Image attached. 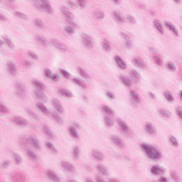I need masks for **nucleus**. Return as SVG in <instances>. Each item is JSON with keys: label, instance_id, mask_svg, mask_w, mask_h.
<instances>
[{"label": "nucleus", "instance_id": "f257e3e1", "mask_svg": "<svg viewBox=\"0 0 182 182\" xmlns=\"http://www.w3.org/2000/svg\"><path fill=\"white\" fill-rule=\"evenodd\" d=\"M77 72L82 77H83L85 80L76 77V76H72V74H70L69 72L65 70H62V75L65 77V79H68V80H70L72 83H74V85H77V86H80V87H87V84L86 83V80H90L92 79V77L90 76V74L87 73L85 70L82 68V67H78L77 68Z\"/></svg>", "mask_w": 182, "mask_h": 182}, {"label": "nucleus", "instance_id": "f03ea898", "mask_svg": "<svg viewBox=\"0 0 182 182\" xmlns=\"http://www.w3.org/2000/svg\"><path fill=\"white\" fill-rule=\"evenodd\" d=\"M19 144L21 146V147H23L22 146V144H24V151L29 160H31L32 161H36L38 160V155H36V154H35V152H33V151H32V149L28 146V144H31L32 147H34V149L40 150L41 143L38 139L33 136H30L27 138L21 139L19 141Z\"/></svg>", "mask_w": 182, "mask_h": 182}, {"label": "nucleus", "instance_id": "7ed1b4c3", "mask_svg": "<svg viewBox=\"0 0 182 182\" xmlns=\"http://www.w3.org/2000/svg\"><path fill=\"white\" fill-rule=\"evenodd\" d=\"M60 11L63 17L65 18V21L68 25L63 27L65 33L69 36H72L76 32V29L79 28V24L73 21V14L69 11V8L62 6L60 8Z\"/></svg>", "mask_w": 182, "mask_h": 182}, {"label": "nucleus", "instance_id": "20e7f679", "mask_svg": "<svg viewBox=\"0 0 182 182\" xmlns=\"http://www.w3.org/2000/svg\"><path fill=\"white\" fill-rule=\"evenodd\" d=\"M142 150L146 153L148 159L153 160V161H157L160 159H163V154L157 148L149 144H142L141 145Z\"/></svg>", "mask_w": 182, "mask_h": 182}, {"label": "nucleus", "instance_id": "39448f33", "mask_svg": "<svg viewBox=\"0 0 182 182\" xmlns=\"http://www.w3.org/2000/svg\"><path fill=\"white\" fill-rule=\"evenodd\" d=\"M33 6L36 11L44 9L50 14L53 12V7L50 5L49 0H33Z\"/></svg>", "mask_w": 182, "mask_h": 182}, {"label": "nucleus", "instance_id": "423d86ee", "mask_svg": "<svg viewBox=\"0 0 182 182\" xmlns=\"http://www.w3.org/2000/svg\"><path fill=\"white\" fill-rule=\"evenodd\" d=\"M32 85L36 87L34 90V93L38 99L42 100V102H48V96H46L42 91L45 89V84L38 80H33ZM39 89H41V90Z\"/></svg>", "mask_w": 182, "mask_h": 182}, {"label": "nucleus", "instance_id": "0eeeda50", "mask_svg": "<svg viewBox=\"0 0 182 182\" xmlns=\"http://www.w3.org/2000/svg\"><path fill=\"white\" fill-rule=\"evenodd\" d=\"M81 41L82 45L85 48H87V49H92V48L95 46V41L93 40V38L90 37V36L87 34H83L81 36Z\"/></svg>", "mask_w": 182, "mask_h": 182}, {"label": "nucleus", "instance_id": "6e6552de", "mask_svg": "<svg viewBox=\"0 0 182 182\" xmlns=\"http://www.w3.org/2000/svg\"><path fill=\"white\" fill-rule=\"evenodd\" d=\"M4 45H6L10 49H15V45L8 36H3L2 40H0V53H5L3 48Z\"/></svg>", "mask_w": 182, "mask_h": 182}, {"label": "nucleus", "instance_id": "1a4fd4ad", "mask_svg": "<svg viewBox=\"0 0 182 182\" xmlns=\"http://www.w3.org/2000/svg\"><path fill=\"white\" fill-rule=\"evenodd\" d=\"M117 123L120 127L121 133H124L126 137H129L130 136L129 127L127 126V124L126 123V122H124L123 119L120 118H118L117 119Z\"/></svg>", "mask_w": 182, "mask_h": 182}, {"label": "nucleus", "instance_id": "9d476101", "mask_svg": "<svg viewBox=\"0 0 182 182\" xmlns=\"http://www.w3.org/2000/svg\"><path fill=\"white\" fill-rule=\"evenodd\" d=\"M50 43L54 48H55V49H58V50H60V52H61L62 53H66V52H69L68 45L62 43L56 40L52 41Z\"/></svg>", "mask_w": 182, "mask_h": 182}, {"label": "nucleus", "instance_id": "9b49d317", "mask_svg": "<svg viewBox=\"0 0 182 182\" xmlns=\"http://www.w3.org/2000/svg\"><path fill=\"white\" fill-rule=\"evenodd\" d=\"M149 173L152 174V176L164 174V173H166V168L160 165L152 166L149 169Z\"/></svg>", "mask_w": 182, "mask_h": 182}, {"label": "nucleus", "instance_id": "f8f14e48", "mask_svg": "<svg viewBox=\"0 0 182 182\" xmlns=\"http://www.w3.org/2000/svg\"><path fill=\"white\" fill-rule=\"evenodd\" d=\"M130 100L131 106H137L140 102L139 94L134 90H130Z\"/></svg>", "mask_w": 182, "mask_h": 182}, {"label": "nucleus", "instance_id": "ddd939ff", "mask_svg": "<svg viewBox=\"0 0 182 182\" xmlns=\"http://www.w3.org/2000/svg\"><path fill=\"white\" fill-rule=\"evenodd\" d=\"M53 107L58 113H65V108L62 105V102L58 99L53 100Z\"/></svg>", "mask_w": 182, "mask_h": 182}, {"label": "nucleus", "instance_id": "4468645a", "mask_svg": "<svg viewBox=\"0 0 182 182\" xmlns=\"http://www.w3.org/2000/svg\"><path fill=\"white\" fill-rule=\"evenodd\" d=\"M166 28H168L169 32L173 36H176L177 38H178V36H180V34H178V29H177V27H176V26H174V24H173L171 22H166L165 23Z\"/></svg>", "mask_w": 182, "mask_h": 182}, {"label": "nucleus", "instance_id": "2eb2a0df", "mask_svg": "<svg viewBox=\"0 0 182 182\" xmlns=\"http://www.w3.org/2000/svg\"><path fill=\"white\" fill-rule=\"evenodd\" d=\"M61 167L67 170L69 173H76L75 165L70 162L63 161L61 163Z\"/></svg>", "mask_w": 182, "mask_h": 182}, {"label": "nucleus", "instance_id": "dca6fc26", "mask_svg": "<svg viewBox=\"0 0 182 182\" xmlns=\"http://www.w3.org/2000/svg\"><path fill=\"white\" fill-rule=\"evenodd\" d=\"M91 156L100 161H102V160H105V155L103 154V153H102V151L97 149H94L92 150Z\"/></svg>", "mask_w": 182, "mask_h": 182}, {"label": "nucleus", "instance_id": "f3484780", "mask_svg": "<svg viewBox=\"0 0 182 182\" xmlns=\"http://www.w3.org/2000/svg\"><path fill=\"white\" fill-rule=\"evenodd\" d=\"M36 107L41 112V113H43V114H46V116H50V109H48V107H46V105L42 102H38L36 105Z\"/></svg>", "mask_w": 182, "mask_h": 182}, {"label": "nucleus", "instance_id": "a211bd4d", "mask_svg": "<svg viewBox=\"0 0 182 182\" xmlns=\"http://www.w3.org/2000/svg\"><path fill=\"white\" fill-rule=\"evenodd\" d=\"M144 130L146 133H149V134H157V129H156V127L150 122H147L145 124Z\"/></svg>", "mask_w": 182, "mask_h": 182}, {"label": "nucleus", "instance_id": "6ab92c4d", "mask_svg": "<svg viewBox=\"0 0 182 182\" xmlns=\"http://www.w3.org/2000/svg\"><path fill=\"white\" fill-rule=\"evenodd\" d=\"M110 140H112V141H113V143L118 147H124V143H123L120 136L117 135H112L110 137Z\"/></svg>", "mask_w": 182, "mask_h": 182}, {"label": "nucleus", "instance_id": "aec40b11", "mask_svg": "<svg viewBox=\"0 0 182 182\" xmlns=\"http://www.w3.org/2000/svg\"><path fill=\"white\" fill-rule=\"evenodd\" d=\"M119 80L128 87H132L133 85V82L132 80L129 77H126L124 75H121L119 76Z\"/></svg>", "mask_w": 182, "mask_h": 182}, {"label": "nucleus", "instance_id": "412c9836", "mask_svg": "<svg viewBox=\"0 0 182 182\" xmlns=\"http://www.w3.org/2000/svg\"><path fill=\"white\" fill-rule=\"evenodd\" d=\"M14 123L16 124H19L20 126H28V121L25 118H22V117H17L13 119Z\"/></svg>", "mask_w": 182, "mask_h": 182}, {"label": "nucleus", "instance_id": "4be33fe9", "mask_svg": "<svg viewBox=\"0 0 182 182\" xmlns=\"http://www.w3.org/2000/svg\"><path fill=\"white\" fill-rule=\"evenodd\" d=\"M96 170L102 176H109V171L105 167L103 164H98L96 167Z\"/></svg>", "mask_w": 182, "mask_h": 182}, {"label": "nucleus", "instance_id": "5701e85b", "mask_svg": "<svg viewBox=\"0 0 182 182\" xmlns=\"http://www.w3.org/2000/svg\"><path fill=\"white\" fill-rule=\"evenodd\" d=\"M101 112L102 113H106L107 114H108L107 116H114V109H112L107 105H103L101 107Z\"/></svg>", "mask_w": 182, "mask_h": 182}, {"label": "nucleus", "instance_id": "b1692460", "mask_svg": "<svg viewBox=\"0 0 182 182\" xmlns=\"http://www.w3.org/2000/svg\"><path fill=\"white\" fill-rule=\"evenodd\" d=\"M104 122L108 127H112L114 126V119H113V116H104Z\"/></svg>", "mask_w": 182, "mask_h": 182}, {"label": "nucleus", "instance_id": "393cba45", "mask_svg": "<svg viewBox=\"0 0 182 182\" xmlns=\"http://www.w3.org/2000/svg\"><path fill=\"white\" fill-rule=\"evenodd\" d=\"M129 75L132 79V80H134V82H137L139 79H140L141 75L139 72H137L136 70H131L129 72Z\"/></svg>", "mask_w": 182, "mask_h": 182}, {"label": "nucleus", "instance_id": "a878e982", "mask_svg": "<svg viewBox=\"0 0 182 182\" xmlns=\"http://www.w3.org/2000/svg\"><path fill=\"white\" fill-rule=\"evenodd\" d=\"M44 75L46 77H48V79L53 80V82H56V80H58V75L52 73V71L49 69H46L44 70Z\"/></svg>", "mask_w": 182, "mask_h": 182}, {"label": "nucleus", "instance_id": "bb28decb", "mask_svg": "<svg viewBox=\"0 0 182 182\" xmlns=\"http://www.w3.org/2000/svg\"><path fill=\"white\" fill-rule=\"evenodd\" d=\"M7 70L9 72V73H16V64L12 61H9L6 64Z\"/></svg>", "mask_w": 182, "mask_h": 182}, {"label": "nucleus", "instance_id": "cd10ccee", "mask_svg": "<svg viewBox=\"0 0 182 182\" xmlns=\"http://www.w3.org/2000/svg\"><path fill=\"white\" fill-rule=\"evenodd\" d=\"M68 133L70 136L73 139H79V134H77V131L73 125H71L68 127Z\"/></svg>", "mask_w": 182, "mask_h": 182}, {"label": "nucleus", "instance_id": "c85d7f7f", "mask_svg": "<svg viewBox=\"0 0 182 182\" xmlns=\"http://www.w3.org/2000/svg\"><path fill=\"white\" fill-rule=\"evenodd\" d=\"M101 46L102 48V50H105V52H110L112 50V47H110V44L109 43V40L105 38L102 43Z\"/></svg>", "mask_w": 182, "mask_h": 182}, {"label": "nucleus", "instance_id": "c756f323", "mask_svg": "<svg viewBox=\"0 0 182 182\" xmlns=\"http://www.w3.org/2000/svg\"><path fill=\"white\" fill-rule=\"evenodd\" d=\"M115 61L117 62L118 66L121 68V69H127V65L126 64V63H124V61H123V60H122V58H120V56L117 55L114 58Z\"/></svg>", "mask_w": 182, "mask_h": 182}, {"label": "nucleus", "instance_id": "7c9ffc66", "mask_svg": "<svg viewBox=\"0 0 182 182\" xmlns=\"http://www.w3.org/2000/svg\"><path fill=\"white\" fill-rule=\"evenodd\" d=\"M47 176L52 180L53 181L55 182H60V179H59V177L55 173V172L52 170H48L47 171Z\"/></svg>", "mask_w": 182, "mask_h": 182}, {"label": "nucleus", "instance_id": "2f4dec72", "mask_svg": "<svg viewBox=\"0 0 182 182\" xmlns=\"http://www.w3.org/2000/svg\"><path fill=\"white\" fill-rule=\"evenodd\" d=\"M47 176L52 180L53 181L55 182H60V179H59V177L55 173V172L52 170H48L47 171Z\"/></svg>", "mask_w": 182, "mask_h": 182}, {"label": "nucleus", "instance_id": "473e14b6", "mask_svg": "<svg viewBox=\"0 0 182 182\" xmlns=\"http://www.w3.org/2000/svg\"><path fill=\"white\" fill-rule=\"evenodd\" d=\"M93 16L97 21H103L105 19V12L102 11H95L93 12Z\"/></svg>", "mask_w": 182, "mask_h": 182}, {"label": "nucleus", "instance_id": "72a5a7b5", "mask_svg": "<svg viewBox=\"0 0 182 182\" xmlns=\"http://www.w3.org/2000/svg\"><path fill=\"white\" fill-rule=\"evenodd\" d=\"M80 147L79 146H74L73 148L72 154L73 156V159H79V154L81 153Z\"/></svg>", "mask_w": 182, "mask_h": 182}, {"label": "nucleus", "instance_id": "f704fd0d", "mask_svg": "<svg viewBox=\"0 0 182 182\" xmlns=\"http://www.w3.org/2000/svg\"><path fill=\"white\" fill-rule=\"evenodd\" d=\"M33 24L37 28H45V23L41 18H35L33 21Z\"/></svg>", "mask_w": 182, "mask_h": 182}, {"label": "nucleus", "instance_id": "c9c22d12", "mask_svg": "<svg viewBox=\"0 0 182 182\" xmlns=\"http://www.w3.org/2000/svg\"><path fill=\"white\" fill-rule=\"evenodd\" d=\"M58 93L65 97H72L73 96V95L70 91L65 89H60L58 90Z\"/></svg>", "mask_w": 182, "mask_h": 182}, {"label": "nucleus", "instance_id": "e433bc0d", "mask_svg": "<svg viewBox=\"0 0 182 182\" xmlns=\"http://www.w3.org/2000/svg\"><path fill=\"white\" fill-rule=\"evenodd\" d=\"M132 63L134 65H137L138 66H139V68H141L142 69H146V65L144 63L141 62V60H139L137 58H134L132 59Z\"/></svg>", "mask_w": 182, "mask_h": 182}, {"label": "nucleus", "instance_id": "4c0bfd02", "mask_svg": "<svg viewBox=\"0 0 182 182\" xmlns=\"http://www.w3.org/2000/svg\"><path fill=\"white\" fill-rule=\"evenodd\" d=\"M75 3L81 9H85L87 6V0H76Z\"/></svg>", "mask_w": 182, "mask_h": 182}, {"label": "nucleus", "instance_id": "58836bf2", "mask_svg": "<svg viewBox=\"0 0 182 182\" xmlns=\"http://www.w3.org/2000/svg\"><path fill=\"white\" fill-rule=\"evenodd\" d=\"M12 158L16 164H21V163H22V156L19 154H13Z\"/></svg>", "mask_w": 182, "mask_h": 182}, {"label": "nucleus", "instance_id": "ea45409f", "mask_svg": "<svg viewBox=\"0 0 182 182\" xmlns=\"http://www.w3.org/2000/svg\"><path fill=\"white\" fill-rule=\"evenodd\" d=\"M166 69L169 72H176V64H174V63L171 61L168 62L166 65Z\"/></svg>", "mask_w": 182, "mask_h": 182}, {"label": "nucleus", "instance_id": "a19ab883", "mask_svg": "<svg viewBox=\"0 0 182 182\" xmlns=\"http://www.w3.org/2000/svg\"><path fill=\"white\" fill-rule=\"evenodd\" d=\"M165 97L167 100V102H168V103H174V97H173V95H171V92H166L164 93Z\"/></svg>", "mask_w": 182, "mask_h": 182}, {"label": "nucleus", "instance_id": "79ce46f5", "mask_svg": "<svg viewBox=\"0 0 182 182\" xmlns=\"http://www.w3.org/2000/svg\"><path fill=\"white\" fill-rule=\"evenodd\" d=\"M125 48L127 49H132L133 48V42L132 41V38L130 37H128L127 38H125Z\"/></svg>", "mask_w": 182, "mask_h": 182}, {"label": "nucleus", "instance_id": "37998d69", "mask_svg": "<svg viewBox=\"0 0 182 182\" xmlns=\"http://www.w3.org/2000/svg\"><path fill=\"white\" fill-rule=\"evenodd\" d=\"M0 113H9V108L0 102Z\"/></svg>", "mask_w": 182, "mask_h": 182}, {"label": "nucleus", "instance_id": "c03bdc74", "mask_svg": "<svg viewBox=\"0 0 182 182\" xmlns=\"http://www.w3.org/2000/svg\"><path fill=\"white\" fill-rule=\"evenodd\" d=\"M171 177L175 181H180V176H178L177 172H176L175 171H171Z\"/></svg>", "mask_w": 182, "mask_h": 182}, {"label": "nucleus", "instance_id": "a18cd8bd", "mask_svg": "<svg viewBox=\"0 0 182 182\" xmlns=\"http://www.w3.org/2000/svg\"><path fill=\"white\" fill-rule=\"evenodd\" d=\"M9 164H11V161H4L0 164V168H9Z\"/></svg>", "mask_w": 182, "mask_h": 182}, {"label": "nucleus", "instance_id": "49530a36", "mask_svg": "<svg viewBox=\"0 0 182 182\" xmlns=\"http://www.w3.org/2000/svg\"><path fill=\"white\" fill-rule=\"evenodd\" d=\"M107 99L109 100H114L116 99V95L112 92L108 91L106 95Z\"/></svg>", "mask_w": 182, "mask_h": 182}, {"label": "nucleus", "instance_id": "de8ad7c7", "mask_svg": "<svg viewBox=\"0 0 182 182\" xmlns=\"http://www.w3.org/2000/svg\"><path fill=\"white\" fill-rule=\"evenodd\" d=\"M114 16L115 18V20L119 23L123 22V21H124V17L119 15V14L117 13H114Z\"/></svg>", "mask_w": 182, "mask_h": 182}, {"label": "nucleus", "instance_id": "09e8293b", "mask_svg": "<svg viewBox=\"0 0 182 182\" xmlns=\"http://www.w3.org/2000/svg\"><path fill=\"white\" fill-rule=\"evenodd\" d=\"M169 140L171 141V146H174L175 147H177L178 146V142L177 141V139L174 136H171L169 138Z\"/></svg>", "mask_w": 182, "mask_h": 182}, {"label": "nucleus", "instance_id": "8fccbe9b", "mask_svg": "<svg viewBox=\"0 0 182 182\" xmlns=\"http://www.w3.org/2000/svg\"><path fill=\"white\" fill-rule=\"evenodd\" d=\"M23 92V90L22 89V85L17 84L16 85V93L18 95V96H21V92L22 93Z\"/></svg>", "mask_w": 182, "mask_h": 182}, {"label": "nucleus", "instance_id": "3c124183", "mask_svg": "<svg viewBox=\"0 0 182 182\" xmlns=\"http://www.w3.org/2000/svg\"><path fill=\"white\" fill-rule=\"evenodd\" d=\"M38 41V42H41L43 46H48V40H46L45 37H39Z\"/></svg>", "mask_w": 182, "mask_h": 182}, {"label": "nucleus", "instance_id": "603ef678", "mask_svg": "<svg viewBox=\"0 0 182 182\" xmlns=\"http://www.w3.org/2000/svg\"><path fill=\"white\" fill-rule=\"evenodd\" d=\"M21 65L23 66V68H26V69H29V68H31V63L28 60H24L22 61Z\"/></svg>", "mask_w": 182, "mask_h": 182}, {"label": "nucleus", "instance_id": "864d4df0", "mask_svg": "<svg viewBox=\"0 0 182 182\" xmlns=\"http://www.w3.org/2000/svg\"><path fill=\"white\" fill-rule=\"evenodd\" d=\"M153 60L157 65H159L160 66L163 65V60L160 59V58H159L158 56H154Z\"/></svg>", "mask_w": 182, "mask_h": 182}, {"label": "nucleus", "instance_id": "5fc2aeb1", "mask_svg": "<svg viewBox=\"0 0 182 182\" xmlns=\"http://www.w3.org/2000/svg\"><path fill=\"white\" fill-rule=\"evenodd\" d=\"M45 132H46V135L48 136V139H53V134L51 133L49 128L46 127L45 128Z\"/></svg>", "mask_w": 182, "mask_h": 182}, {"label": "nucleus", "instance_id": "6e6d98bb", "mask_svg": "<svg viewBox=\"0 0 182 182\" xmlns=\"http://www.w3.org/2000/svg\"><path fill=\"white\" fill-rule=\"evenodd\" d=\"M176 113L179 119H182V107H178L176 108Z\"/></svg>", "mask_w": 182, "mask_h": 182}, {"label": "nucleus", "instance_id": "4d7b16f0", "mask_svg": "<svg viewBox=\"0 0 182 182\" xmlns=\"http://www.w3.org/2000/svg\"><path fill=\"white\" fill-rule=\"evenodd\" d=\"M28 55L32 58V59H36V60H38L39 59V57H38V54L35 53V52H33V51H29L28 53Z\"/></svg>", "mask_w": 182, "mask_h": 182}, {"label": "nucleus", "instance_id": "13d9d810", "mask_svg": "<svg viewBox=\"0 0 182 182\" xmlns=\"http://www.w3.org/2000/svg\"><path fill=\"white\" fill-rule=\"evenodd\" d=\"M128 22H130V23H132V25H135L136 23V18L133 17V16H128L127 18Z\"/></svg>", "mask_w": 182, "mask_h": 182}, {"label": "nucleus", "instance_id": "bf43d9fd", "mask_svg": "<svg viewBox=\"0 0 182 182\" xmlns=\"http://www.w3.org/2000/svg\"><path fill=\"white\" fill-rule=\"evenodd\" d=\"M47 146L51 150V151L53 153H56V149L55 148L53 144H52V143L48 142L47 143Z\"/></svg>", "mask_w": 182, "mask_h": 182}, {"label": "nucleus", "instance_id": "052dcab7", "mask_svg": "<svg viewBox=\"0 0 182 182\" xmlns=\"http://www.w3.org/2000/svg\"><path fill=\"white\" fill-rule=\"evenodd\" d=\"M14 15L17 18H25V14L19 11H14Z\"/></svg>", "mask_w": 182, "mask_h": 182}, {"label": "nucleus", "instance_id": "680f3d73", "mask_svg": "<svg viewBox=\"0 0 182 182\" xmlns=\"http://www.w3.org/2000/svg\"><path fill=\"white\" fill-rule=\"evenodd\" d=\"M53 117L56 122H62V118L56 113L53 114Z\"/></svg>", "mask_w": 182, "mask_h": 182}, {"label": "nucleus", "instance_id": "e2e57ef3", "mask_svg": "<svg viewBox=\"0 0 182 182\" xmlns=\"http://www.w3.org/2000/svg\"><path fill=\"white\" fill-rule=\"evenodd\" d=\"M119 36H121V38H123L124 40L130 37L123 31H119Z\"/></svg>", "mask_w": 182, "mask_h": 182}, {"label": "nucleus", "instance_id": "0e129e2a", "mask_svg": "<svg viewBox=\"0 0 182 182\" xmlns=\"http://www.w3.org/2000/svg\"><path fill=\"white\" fill-rule=\"evenodd\" d=\"M26 112L29 114L30 116H35V113H33V112L29 108H26Z\"/></svg>", "mask_w": 182, "mask_h": 182}, {"label": "nucleus", "instance_id": "69168bd1", "mask_svg": "<svg viewBox=\"0 0 182 182\" xmlns=\"http://www.w3.org/2000/svg\"><path fill=\"white\" fill-rule=\"evenodd\" d=\"M156 29L159 31L161 35H163L164 33V30L163 29V27L161 26H160L159 27H156Z\"/></svg>", "mask_w": 182, "mask_h": 182}, {"label": "nucleus", "instance_id": "338daca9", "mask_svg": "<svg viewBox=\"0 0 182 182\" xmlns=\"http://www.w3.org/2000/svg\"><path fill=\"white\" fill-rule=\"evenodd\" d=\"M154 26L156 28H159L160 26H161V23L160 22V21H155Z\"/></svg>", "mask_w": 182, "mask_h": 182}, {"label": "nucleus", "instance_id": "774afa93", "mask_svg": "<svg viewBox=\"0 0 182 182\" xmlns=\"http://www.w3.org/2000/svg\"><path fill=\"white\" fill-rule=\"evenodd\" d=\"M109 182H120V180H119L116 178H114L109 179Z\"/></svg>", "mask_w": 182, "mask_h": 182}]
</instances>
